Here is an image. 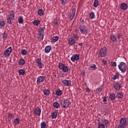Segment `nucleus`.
Wrapping results in <instances>:
<instances>
[{"label": "nucleus", "mask_w": 128, "mask_h": 128, "mask_svg": "<svg viewBox=\"0 0 128 128\" xmlns=\"http://www.w3.org/2000/svg\"><path fill=\"white\" fill-rule=\"evenodd\" d=\"M8 118H10V120H12V118H14V114L12 113H10L8 114Z\"/></svg>", "instance_id": "obj_43"}, {"label": "nucleus", "mask_w": 128, "mask_h": 128, "mask_svg": "<svg viewBox=\"0 0 128 128\" xmlns=\"http://www.w3.org/2000/svg\"><path fill=\"white\" fill-rule=\"evenodd\" d=\"M14 124L16 126V124H20V118H16L14 120Z\"/></svg>", "instance_id": "obj_31"}, {"label": "nucleus", "mask_w": 128, "mask_h": 128, "mask_svg": "<svg viewBox=\"0 0 128 128\" xmlns=\"http://www.w3.org/2000/svg\"><path fill=\"white\" fill-rule=\"evenodd\" d=\"M54 24H56V26L58 24V20H57L56 19H54Z\"/></svg>", "instance_id": "obj_50"}, {"label": "nucleus", "mask_w": 128, "mask_h": 128, "mask_svg": "<svg viewBox=\"0 0 128 128\" xmlns=\"http://www.w3.org/2000/svg\"><path fill=\"white\" fill-rule=\"evenodd\" d=\"M18 22L19 24H22L24 22V20H22V18L20 17L18 19Z\"/></svg>", "instance_id": "obj_41"}, {"label": "nucleus", "mask_w": 128, "mask_h": 128, "mask_svg": "<svg viewBox=\"0 0 128 128\" xmlns=\"http://www.w3.org/2000/svg\"><path fill=\"white\" fill-rule=\"evenodd\" d=\"M0 66H2V62H0Z\"/></svg>", "instance_id": "obj_61"}, {"label": "nucleus", "mask_w": 128, "mask_h": 128, "mask_svg": "<svg viewBox=\"0 0 128 128\" xmlns=\"http://www.w3.org/2000/svg\"><path fill=\"white\" fill-rule=\"evenodd\" d=\"M39 38H41V40H44V33H39Z\"/></svg>", "instance_id": "obj_45"}, {"label": "nucleus", "mask_w": 128, "mask_h": 128, "mask_svg": "<svg viewBox=\"0 0 128 128\" xmlns=\"http://www.w3.org/2000/svg\"><path fill=\"white\" fill-rule=\"evenodd\" d=\"M72 16H76V8H73L72 10Z\"/></svg>", "instance_id": "obj_47"}, {"label": "nucleus", "mask_w": 128, "mask_h": 128, "mask_svg": "<svg viewBox=\"0 0 128 128\" xmlns=\"http://www.w3.org/2000/svg\"><path fill=\"white\" fill-rule=\"evenodd\" d=\"M14 18H12V16L8 17V18L7 19L8 24H12L14 22V20H12Z\"/></svg>", "instance_id": "obj_18"}, {"label": "nucleus", "mask_w": 128, "mask_h": 128, "mask_svg": "<svg viewBox=\"0 0 128 128\" xmlns=\"http://www.w3.org/2000/svg\"><path fill=\"white\" fill-rule=\"evenodd\" d=\"M103 102H108V100H106V97L104 96L103 98Z\"/></svg>", "instance_id": "obj_54"}, {"label": "nucleus", "mask_w": 128, "mask_h": 128, "mask_svg": "<svg viewBox=\"0 0 128 128\" xmlns=\"http://www.w3.org/2000/svg\"><path fill=\"white\" fill-rule=\"evenodd\" d=\"M112 66H116V62H112Z\"/></svg>", "instance_id": "obj_51"}, {"label": "nucleus", "mask_w": 128, "mask_h": 128, "mask_svg": "<svg viewBox=\"0 0 128 128\" xmlns=\"http://www.w3.org/2000/svg\"><path fill=\"white\" fill-rule=\"evenodd\" d=\"M90 16L91 18V20H93V18H94V12H92L90 13Z\"/></svg>", "instance_id": "obj_37"}, {"label": "nucleus", "mask_w": 128, "mask_h": 128, "mask_svg": "<svg viewBox=\"0 0 128 128\" xmlns=\"http://www.w3.org/2000/svg\"><path fill=\"white\" fill-rule=\"evenodd\" d=\"M120 124L122 126H124L126 124V118H122L120 120Z\"/></svg>", "instance_id": "obj_14"}, {"label": "nucleus", "mask_w": 128, "mask_h": 128, "mask_svg": "<svg viewBox=\"0 0 128 128\" xmlns=\"http://www.w3.org/2000/svg\"><path fill=\"white\" fill-rule=\"evenodd\" d=\"M58 66L59 68L62 70L64 72H68V68L67 66H65L64 63H60Z\"/></svg>", "instance_id": "obj_6"}, {"label": "nucleus", "mask_w": 128, "mask_h": 128, "mask_svg": "<svg viewBox=\"0 0 128 128\" xmlns=\"http://www.w3.org/2000/svg\"><path fill=\"white\" fill-rule=\"evenodd\" d=\"M10 16L12 18H14V10H10Z\"/></svg>", "instance_id": "obj_34"}, {"label": "nucleus", "mask_w": 128, "mask_h": 128, "mask_svg": "<svg viewBox=\"0 0 128 128\" xmlns=\"http://www.w3.org/2000/svg\"><path fill=\"white\" fill-rule=\"evenodd\" d=\"M90 68L92 69V70H96L97 68L96 66L94 64H92V65L88 68V70H92Z\"/></svg>", "instance_id": "obj_25"}, {"label": "nucleus", "mask_w": 128, "mask_h": 128, "mask_svg": "<svg viewBox=\"0 0 128 128\" xmlns=\"http://www.w3.org/2000/svg\"><path fill=\"white\" fill-rule=\"evenodd\" d=\"M116 37L118 38V40H120V38H122V36L120 34L118 33V34H117L116 35Z\"/></svg>", "instance_id": "obj_44"}, {"label": "nucleus", "mask_w": 128, "mask_h": 128, "mask_svg": "<svg viewBox=\"0 0 128 128\" xmlns=\"http://www.w3.org/2000/svg\"><path fill=\"white\" fill-rule=\"evenodd\" d=\"M99 4L100 2H98V0H94V8H98Z\"/></svg>", "instance_id": "obj_32"}, {"label": "nucleus", "mask_w": 128, "mask_h": 128, "mask_svg": "<svg viewBox=\"0 0 128 128\" xmlns=\"http://www.w3.org/2000/svg\"><path fill=\"white\" fill-rule=\"evenodd\" d=\"M74 16L71 14L69 17V20H74Z\"/></svg>", "instance_id": "obj_46"}, {"label": "nucleus", "mask_w": 128, "mask_h": 128, "mask_svg": "<svg viewBox=\"0 0 128 128\" xmlns=\"http://www.w3.org/2000/svg\"><path fill=\"white\" fill-rule=\"evenodd\" d=\"M124 96V94L122 92H119L116 94V98H122V97Z\"/></svg>", "instance_id": "obj_21"}, {"label": "nucleus", "mask_w": 128, "mask_h": 128, "mask_svg": "<svg viewBox=\"0 0 128 128\" xmlns=\"http://www.w3.org/2000/svg\"><path fill=\"white\" fill-rule=\"evenodd\" d=\"M46 78V76H39L37 78L36 84H40V82H44V80Z\"/></svg>", "instance_id": "obj_7"}, {"label": "nucleus", "mask_w": 128, "mask_h": 128, "mask_svg": "<svg viewBox=\"0 0 128 128\" xmlns=\"http://www.w3.org/2000/svg\"><path fill=\"white\" fill-rule=\"evenodd\" d=\"M56 96H62V92L60 90H58L56 91Z\"/></svg>", "instance_id": "obj_28"}, {"label": "nucleus", "mask_w": 128, "mask_h": 128, "mask_svg": "<svg viewBox=\"0 0 128 128\" xmlns=\"http://www.w3.org/2000/svg\"><path fill=\"white\" fill-rule=\"evenodd\" d=\"M120 78V73H118V72H117L115 75L113 76L112 78L114 80H116V78Z\"/></svg>", "instance_id": "obj_19"}, {"label": "nucleus", "mask_w": 128, "mask_h": 128, "mask_svg": "<svg viewBox=\"0 0 128 128\" xmlns=\"http://www.w3.org/2000/svg\"><path fill=\"white\" fill-rule=\"evenodd\" d=\"M107 104V103H105V104Z\"/></svg>", "instance_id": "obj_62"}, {"label": "nucleus", "mask_w": 128, "mask_h": 128, "mask_svg": "<svg viewBox=\"0 0 128 128\" xmlns=\"http://www.w3.org/2000/svg\"><path fill=\"white\" fill-rule=\"evenodd\" d=\"M18 64L19 66H24V64H26V61L24 60L22 58L19 60V61L18 62Z\"/></svg>", "instance_id": "obj_17"}, {"label": "nucleus", "mask_w": 128, "mask_h": 128, "mask_svg": "<svg viewBox=\"0 0 128 128\" xmlns=\"http://www.w3.org/2000/svg\"><path fill=\"white\" fill-rule=\"evenodd\" d=\"M44 30H46V27H42L39 29V34H44Z\"/></svg>", "instance_id": "obj_30"}, {"label": "nucleus", "mask_w": 128, "mask_h": 128, "mask_svg": "<svg viewBox=\"0 0 128 128\" xmlns=\"http://www.w3.org/2000/svg\"><path fill=\"white\" fill-rule=\"evenodd\" d=\"M62 84L64 86H72V80H64L62 81Z\"/></svg>", "instance_id": "obj_9"}, {"label": "nucleus", "mask_w": 128, "mask_h": 128, "mask_svg": "<svg viewBox=\"0 0 128 128\" xmlns=\"http://www.w3.org/2000/svg\"><path fill=\"white\" fill-rule=\"evenodd\" d=\"M110 100H116V94H112L110 95Z\"/></svg>", "instance_id": "obj_23"}, {"label": "nucleus", "mask_w": 128, "mask_h": 128, "mask_svg": "<svg viewBox=\"0 0 128 128\" xmlns=\"http://www.w3.org/2000/svg\"><path fill=\"white\" fill-rule=\"evenodd\" d=\"M43 92L45 96H48L50 94V90L48 89H45L43 90Z\"/></svg>", "instance_id": "obj_27"}, {"label": "nucleus", "mask_w": 128, "mask_h": 128, "mask_svg": "<svg viewBox=\"0 0 128 128\" xmlns=\"http://www.w3.org/2000/svg\"><path fill=\"white\" fill-rule=\"evenodd\" d=\"M104 124H105V126H108V124H110L108 120H104Z\"/></svg>", "instance_id": "obj_39"}, {"label": "nucleus", "mask_w": 128, "mask_h": 128, "mask_svg": "<svg viewBox=\"0 0 128 128\" xmlns=\"http://www.w3.org/2000/svg\"><path fill=\"white\" fill-rule=\"evenodd\" d=\"M108 52V48L106 47H104L100 50V56L101 58H104L106 56Z\"/></svg>", "instance_id": "obj_3"}, {"label": "nucleus", "mask_w": 128, "mask_h": 128, "mask_svg": "<svg viewBox=\"0 0 128 128\" xmlns=\"http://www.w3.org/2000/svg\"><path fill=\"white\" fill-rule=\"evenodd\" d=\"M118 68L122 72H126V68H128V66L124 62H120V64L118 66Z\"/></svg>", "instance_id": "obj_2"}, {"label": "nucleus", "mask_w": 128, "mask_h": 128, "mask_svg": "<svg viewBox=\"0 0 128 128\" xmlns=\"http://www.w3.org/2000/svg\"><path fill=\"white\" fill-rule=\"evenodd\" d=\"M102 64H104V66H106L107 63H106V60H102Z\"/></svg>", "instance_id": "obj_52"}, {"label": "nucleus", "mask_w": 128, "mask_h": 128, "mask_svg": "<svg viewBox=\"0 0 128 128\" xmlns=\"http://www.w3.org/2000/svg\"><path fill=\"white\" fill-rule=\"evenodd\" d=\"M12 46H10L4 51V56L5 58H8V56H10V54H12Z\"/></svg>", "instance_id": "obj_4"}, {"label": "nucleus", "mask_w": 128, "mask_h": 128, "mask_svg": "<svg viewBox=\"0 0 128 128\" xmlns=\"http://www.w3.org/2000/svg\"><path fill=\"white\" fill-rule=\"evenodd\" d=\"M81 74H82V76H86V72H82Z\"/></svg>", "instance_id": "obj_58"}, {"label": "nucleus", "mask_w": 128, "mask_h": 128, "mask_svg": "<svg viewBox=\"0 0 128 128\" xmlns=\"http://www.w3.org/2000/svg\"><path fill=\"white\" fill-rule=\"evenodd\" d=\"M114 88L116 90H120L122 88V86H120V84L116 82L114 85Z\"/></svg>", "instance_id": "obj_11"}, {"label": "nucleus", "mask_w": 128, "mask_h": 128, "mask_svg": "<svg viewBox=\"0 0 128 128\" xmlns=\"http://www.w3.org/2000/svg\"><path fill=\"white\" fill-rule=\"evenodd\" d=\"M90 128V127H89V128Z\"/></svg>", "instance_id": "obj_64"}, {"label": "nucleus", "mask_w": 128, "mask_h": 128, "mask_svg": "<svg viewBox=\"0 0 128 128\" xmlns=\"http://www.w3.org/2000/svg\"><path fill=\"white\" fill-rule=\"evenodd\" d=\"M38 66H39L40 68H42L44 66V63L40 62L39 64H38Z\"/></svg>", "instance_id": "obj_42"}, {"label": "nucleus", "mask_w": 128, "mask_h": 128, "mask_svg": "<svg viewBox=\"0 0 128 128\" xmlns=\"http://www.w3.org/2000/svg\"><path fill=\"white\" fill-rule=\"evenodd\" d=\"M118 128H126V126H124V125H120L118 126Z\"/></svg>", "instance_id": "obj_56"}, {"label": "nucleus", "mask_w": 128, "mask_h": 128, "mask_svg": "<svg viewBox=\"0 0 128 128\" xmlns=\"http://www.w3.org/2000/svg\"><path fill=\"white\" fill-rule=\"evenodd\" d=\"M80 22L82 23L84 22V20H82V18L80 19Z\"/></svg>", "instance_id": "obj_60"}, {"label": "nucleus", "mask_w": 128, "mask_h": 128, "mask_svg": "<svg viewBox=\"0 0 128 128\" xmlns=\"http://www.w3.org/2000/svg\"><path fill=\"white\" fill-rule=\"evenodd\" d=\"M68 128H70V127H68Z\"/></svg>", "instance_id": "obj_63"}, {"label": "nucleus", "mask_w": 128, "mask_h": 128, "mask_svg": "<svg viewBox=\"0 0 128 128\" xmlns=\"http://www.w3.org/2000/svg\"><path fill=\"white\" fill-rule=\"evenodd\" d=\"M82 44H83V43L82 42V43H80V44H78V46H82Z\"/></svg>", "instance_id": "obj_59"}, {"label": "nucleus", "mask_w": 128, "mask_h": 128, "mask_svg": "<svg viewBox=\"0 0 128 128\" xmlns=\"http://www.w3.org/2000/svg\"><path fill=\"white\" fill-rule=\"evenodd\" d=\"M79 28L81 32V34H88V28H86V26L84 25L80 26Z\"/></svg>", "instance_id": "obj_5"}, {"label": "nucleus", "mask_w": 128, "mask_h": 128, "mask_svg": "<svg viewBox=\"0 0 128 128\" xmlns=\"http://www.w3.org/2000/svg\"><path fill=\"white\" fill-rule=\"evenodd\" d=\"M38 16H44V10H42V9H38Z\"/></svg>", "instance_id": "obj_22"}, {"label": "nucleus", "mask_w": 128, "mask_h": 128, "mask_svg": "<svg viewBox=\"0 0 128 128\" xmlns=\"http://www.w3.org/2000/svg\"><path fill=\"white\" fill-rule=\"evenodd\" d=\"M74 38H76V40H78V34L74 35Z\"/></svg>", "instance_id": "obj_57"}, {"label": "nucleus", "mask_w": 128, "mask_h": 128, "mask_svg": "<svg viewBox=\"0 0 128 128\" xmlns=\"http://www.w3.org/2000/svg\"><path fill=\"white\" fill-rule=\"evenodd\" d=\"M96 91L97 92H101L102 91V88H98L97 90H96Z\"/></svg>", "instance_id": "obj_49"}, {"label": "nucleus", "mask_w": 128, "mask_h": 128, "mask_svg": "<svg viewBox=\"0 0 128 128\" xmlns=\"http://www.w3.org/2000/svg\"><path fill=\"white\" fill-rule=\"evenodd\" d=\"M2 38L3 40H6L8 38V34L4 32L2 34Z\"/></svg>", "instance_id": "obj_38"}, {"label": "nucleus", "mask_w": 128, "mask_h": 128, "mask_svg": "<svg viewBox=\"0 0 128 128\" xmlns=\"http://www.w3.org/2000/svg\"><path fill=\"white\" fill-rule=\"evenodd\" d=\"M120 8L122 10H126L128 9V4L126 3H122L120 4Z\"/></svg>", "instance_id": "obj_10"}, {"label": "nucleus", "mask_w": 128, "mask_h": 128, "mask_svg": "<svg viewBox=\"0 0 128 128\" xmlns=\"http://www.w3.org/2000/svg\"><path fill=\"white\" fill-rule=\"evenodd\" d=\"M18 72L20 76H24L26 74V71L23 69H20L18 70Z\"/></svg>", "instance_id": "obj_24"}, {"label": "nucleus", "mask_w": 128, "mask_h": 128, "mask_svg": "<svg viewBox=\"0 0 128 128\" xmlns=\"http://www.w3.org/2000/svg\"><path fill=\"white\" fill-rule=\"evenodd\" d=\"M44 50H45V52L46 54H48V52H50V50H52V46H46Z\"/></svg>", "instance_id": "obj_15"}, {"label": "nucleus", "mask_w": 128, "mask_h": 128, "mask_svg": "<svg viewBox=\"0 0 128 128\" xmlns=\"http://www.w3.org/2000/svg\"><path fill=\"white\" fill-rule=\"evenodd\" d=\"M80 60V54H76L74 55H72V57L71 58L72 62H74L76 60L78 61Z\"/></svg>", "instance_id": "obj_8"}, {"label": "nucleus", "mask_w": 128, "mask_h": 128, "mask_svg": "<svg viewBox=\"0 0 128 128\" xmlns=\"http://www.w3.org/2000/svg\"><path fill=\"white\" fill-rule=\"evenodd\" d=\"M41 128H46V122H42L40 124Z\"/></svg>", "instance_id": "obj_35"}, {"label": "nucleus", "mask_w": 128, "mask_h": 128, "mask_svg": "<svg viewBox=\"0 0 128 128\" xmlns=\"http://www.w3.org/2000/svg\"><path fill=\"white\" fill-rule=\"evenodd\" d=\"M58 36H53L52 38H51V40L52 42H56L58 40Z\"/></svg>", "instance_id": "obj_16"}, {"label": "nucleus", "mask_w": 128, "mask_h": 128, "mask_svg": "<svg viewBox=\"0 0 128 128\" xmlns=\"http://www.w3.org/2000/svg\"><path fill=\"white\" fill-rule=\"evenodd\" d=\"M60 0L62 4H66V3L64 2H66V0Z\"/></svg>", "instance_id": "obj_55"}, {"label": "nucleus", "mask_w": 128, "mask_h": 128, "mask_svg": "<svg viewBox=\"0 0 128 128\" xmlns=\"http://www.w3.org/2000/svg\"><path fill=\"white\" fill-rule=\"evenodd\" d=\"M53 106L55 108H60V104L58 102H54L53 104Z\"/></svg>", "instance_id": "obj_33"}, {"label": "nucleus", "mask_w": 128, "mask_h": 128, "mask_svg": "<svg viewBox=\"0 0 128 128\" xmlns=\"http://www.w3.org/2000/svg\"><path fill=\"white\" fill-rule=\"evenodd\" d=\"M26 50L25 49L22 50L21 54L22 56H26Z\"/></svg>", "instance_id": "obj_40"}, {"label": "nucleus", "mask_w": 128, "mask_h": 128, "mask_svg": "<svg viewBox=\"0 0 128 128\" xmlns=\"http://www.w3.org/2000/svg\"><path fill=\"white\" fill-rule=\"evenodd\" d=\"M4 26H6V22H4V21H0V28H4Z\"/></svg>", "instance_id": "obj_36"}, {"label": "nucleus", "mask_w": 128, "mask_h": 128, "mask_svg": "<svg viewBox=\"0 0 128 128\" xmlns=\"http://www.w3.org/2000/svg\"><path fill=\"white\" fill-rule=\"evenodd\" d=\"M56 116H58V111H55L52 113V119L56 118Z\"/></svg>", "instance_id": "obj_20"}, {"label": "nucleus", "mask_w": 128, "mask_h": 128, "mask_svg": "<svg viewBox=\"0 0 128 128\" xmlns=\"http://www.w3.org/2000/svg\"><path fill=\"white\" fill-rule=\"evenodd\" d=\"M42 112V110L40 108L36 109L34 110V114L36 116H40V114Z\"/></svg>", "instance_id": "obj_13"}, {"label": "nucleus", "mask_w": 128, "mask_h": 128, "mask_svg": "<svg viewBox=\"0 0 128 128\" xmlns=\"http://www.w3.org/2000/svg\"><path fill=\"white\" fill-rule=\"evenodd\" d=\"M36 64H40V62H42V59H40V58H38L36 59Z\"/></svg>", "instance_id": "obj_48"}, {"label": "nucleus", "mask_w": 128, "mask_h": 128, "mask_svg": "<svg viewBox=\"0 0 128 128\" xmlns=\"http://www.w3.org/2000/svg\"><path fill=\"white\" fill-rule=\"evenodd\" d=\"M68 44L70 46H74L76 44V40L72 38H70L68 39Z\"/></svg>", "instance_id": "obj_12"}, {"label": "nucleus", "mask_w": 128, "mask_h": 128, "mask_svg": "<svg viewBox=\"0 0 128 128\" xmlns=\"http://www.w3.org/2000/svg\"><path fill=\"white\" fill-rule=\"evenodd\" d=\"M70 99H64L62 98V100L60 102V105L62 108H68L70 107Z\"/></svg>", "instance_id": "obj_1"}, {"label": "nucleus", "mask_w": 128, "mask_h": 128, "mask_svg": "<svg viewBox=\"0 0 128 128\" xmlns=\"http://www.w3.org/2000/svg\"><path fill=\"white\" fill-rule=\"evenodd\" d=\"M40 22V20H34L33 21V24H34V26H38Z\"/></svg>", "instance_id": "obj_29"}, {"label": "nucleus", "mask_w": 128, "mask_h": 128, "mask_svg": "<svg viewBox=\"0 0 128 128\" xmlns=\"http://www.w3.org/2000/svg\"><path fill=\"white\" fill-rule=\"evenodd\" d=\"M110 39L113 42H116V36H114V35H111L110 36Z\"/></svg>", "instance_id": "obj_26"}, {"label": "nucleus", "mask_w": 128, "mask_h": 128, "mask_svg": "<svg viewBox=\"0 0 128 128\" xmlns=\"http://www.w3.org/2000/svg\"><path fill=\"white\" fill-rule=\"evenodd\" d=\"M86 90L87 92H90V89L88 87L86 88Z\"/></svg>", "instance_id": "obj_53"}]
</instances>
